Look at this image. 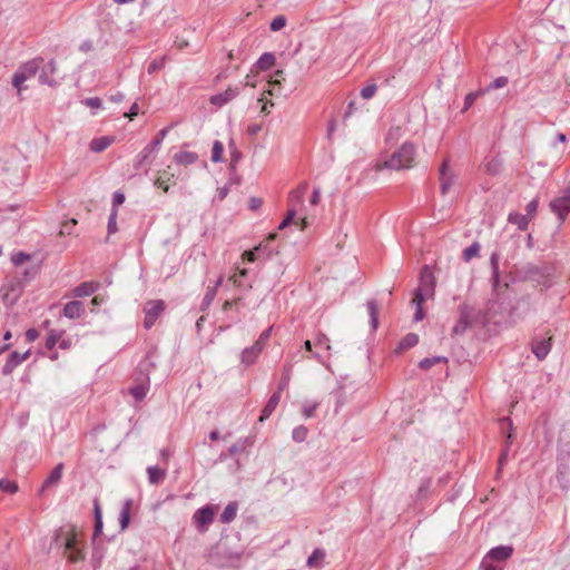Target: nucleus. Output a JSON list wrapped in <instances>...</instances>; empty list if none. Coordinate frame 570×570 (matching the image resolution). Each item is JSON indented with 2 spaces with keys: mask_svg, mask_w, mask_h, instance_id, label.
<instances>
[{
  "mask_svg": "<svg viewBox=\"0 0 570 570\" xmlns=\"http://www.w3.org/2000/svg\"><path fill=\"white\" fill-rule=\"evenodd\" d=\"M435 277L429 265H424L420 273L419 287L415 289L412 305L415 306L414 321L419 322L424 318L423 303L433 298L435 293Z\"/></svg>",
  "mask_w": 570,
  "mask_h": 570,
  "instance_id": "1",
  "label": "nucleus"
},
{
  "mask_svg": "<svg viewBox=\"0 0 570 570\" xmlns=\"http://www.w3.org/2000/svg\"><path fill=\"white\" fill-rule=\"evenodd\" d=\"M306 225V217L298 215L296 208H287V243L291 244L298 253L307 245V237L303 234Z\"/></svg>",
  "mask_w": 570,
  "mask_h": 570,
  "instance_id": "2",
  "label": "nucleus"
},
{
  "mask_svg": "<svg viewBox=\"0 0 570 570\" xmlns=\"http://www.w3.org/2000/svg\"><path fill=\"white\" fill-rule=\"evenodd\" d=\"M415 149L412 144L405 142L397 150H395L389 159L376 165L375 170L383 169H409L414 165Z\"/></svg>",
  "mask_w": 570,
  "mask_h": 570,
  "instance_id": "3",
  "label": "nucleus"
},
{
  "mask_svg": "<svg viewBox=\"0 0 570 570\" xmlns=\"http://www.w3.org/2000/svg\"><path fill=\"white\" fill-rule=\"evenodd\" d=\"M42 62V58H35L22 63L13 73L11 82L12 86L17 89L18 96L21 97L22 91L26 89V87H23V83L37 75Z\"/></svg>",
  "mask_w": 570,
  "mask_h": 570,
  "instance_id": "4",
  "label": "nucleus"
},
{
  "mask_svg": "<svg viewBox=\"0 0 570 570\" xmlns=\"http://www.w3.org/2000/svg\"><path fill=\"white\" fill-rule=\"evenodd\" d=\"M173 125L161 129L157 136L138 154L137 161L134 165L135 170H139L144 166L149 167L159 150L163 140L171 129Z\"/></svg>",
  "mask_w": 570,
  "mask_h": 570,
  "instance_id": "5",
  "label": "nucleus"
},
{
  "mask_svg": "<svg viewBox=\"0 0 570 570\" xmlns=\"http://www.w3.org/2000/svg\"><path fill=\"white\" fill-rule=\"evenodd\" d=\"M277 239L276 233H271L268 237L261 243L258 246H256L253 250H245L242 255L243 261L247 262H254L257 257L262 255H266L269 257L273 253L278 254L279 253V246L274 245L275 240Z\"/></svg>",
  "mask_w": 570,
  "mask_h": 570,
  "instance_id": "6",
  "label": "nucleus"
},
{
  "mask_svg": "<svg viewBox=\"0 0 570 570\" xmlns=\"http://www.w3.org/2000/svg\"><path fill=\"white\" fill-rule=\"evenodd\" d=\"M271 332H272V327L265 330L261 334L259 338L252 346L243 350V352L240 354V360H242L243 364L252 365L256 361L257 356L263 351L265 342L269 337Z\"/></svg>",
  "mask_w": 570,
  "mask_h": 570,
  "instance_id": "7",
  "label": "nucleus"
},
{
  "mask_svg": "<svg viewBox=\"0 0 570 570\" xmlns=\"http://www.w3.org/2000/svg\"><path fill=\"white\" fill-rule=\"evenodd\" d=\"M558 480L562 487L570 481V443L562 445L559 450Z\"/></svg>",
  "mask_w": 570,
  "mask_h": 570,
  "instance_id": "8",
  "label": "nucleus"
},
{
  "mask_svg": "<svg viewBox=\"0 0 570 570\" xmlns=\"http://www.w3.org/2000/svg\"><path fill=\"white\" fill-rule=\"evenodd\" d=\"M165 307H166L165 302L161 299L148 301L146 303V306L144 308V312H145L144 327L146 330H149L154 326L157 318L165 311Z\"/></svg>",
  "mask_w": 570,
  "mask_h": 570,
  "instance_id": "9",
  "label": "nucleus"
},
{
  "mask_svg": "<svg viewBox=\"0 0 570 570\" xmlns=\"http://www.w3.org/2000/svg\"><path fill=\"white\" fill-rule=\"evenodd\" d=\"M151 365H153L151 363L146 362V361L139 363V365H138L139 373L144 374L145 377L141 383L132 386L129 391L136 401H142L147 395L148 383H149V377H148L147 372L149 371V366H151Z\"/></svg>",
  "mask_w": 570,
  "mask_h": 570,
  "instance_id": "10",
  "label": "nucleus"
},
{
  "mask_svg": "<svg viewBox=\"0 0 570 570\" xmlns=\"http://www.w3.org/2000/svg\"><path fill=\"white\" fill-rule=\"evenodd\" d=\"M215 512L216 508L214 505H205L194 513L193 521L198 531L204 532L207 530L208 525L214 520Z\"/></svg>",
  "mask_w": 570,
  "mask_h": 570,
  "instance_id": "11",
  "label": "nucleus"
},
{
  "mask_svg": "<svg viewBox=\"0 0 570 570\" xmlns=\"http://www.w3.org/2000/svg\"><path fill=\"white\" fill-rule=\"evenodd\" d=\"M550 208L558 216L560 223H563L570 212V186L564 190L562 196L551 200Z\"/></svg>",
  "mask_w": 570,
  "mask_h": 570,
  "instance_id": "12",
  "label": "nucleus"
},
{
  "mask_svg": "<svg viewBox=\"0 0 570 570\" xmlns=\"http://www.w3.org/2000/svg\"><path fill=\"white\" fill-rule=\"evenodd\" d=\"M282 92H283L282 81L278 78L271 79L267 82V89H265V91L263 94V98L261 99V101H265L263 107H262V111L263 112H268L267 111V104L268 102H271L272 106L275 105V102H273L272 100H268V97L275 98V99H279V98L283 97Z\"/></svg>",
  "mask_w": 570,
  "mask_h": 570,
  "instance_id": "13",
  "label": "nucleus"
},
{
  "mask_svg": "<svg viewBox=\"0 0 570 570\" xmlns=\"http://www.w3.org/2000/svg\"><path fill=\"white\" fill-rule=\"evenodd\" d=\"M285 386V381L284 379L282 377L279 380V383H278V387H277V391L275 393H273V395L269 397V400L267 401L266 405L264 406V409L262 410V413L258 417V422L263 423L264 421H266L271 415L272 413L275 411V409L277 407V405L279 404V401H281V395H282V391Z\"/></svg>",
  "mask_w": 570,
  "mask_h": 570,
  "instance_id": "14",
  "label": "nucleus"
},
{
  "mask_svg": "<svg viewBox=\"0 0 570 570\" xmlns=\"http://www.w3.org/2000/svg\"><path fill=\"white\" fill-rule=\"evenodd\" d=\"M30 354V350L26 351L24 353H19L17 351L10 353L2 367V374L4 376L10 375L14 371V368H17L22 362L29 358Z\"/></svg>",
  "mask_w": 570,
  "mask_h": 570,
  "instance_id": "15",
  "label": "nucleus"
},
{
  "mask_svg": "<svg viewBox=\"0 0 570 570\" xmlns=\"http://www.w3.org/2000/svg\"><path fill=\"white\" fill-rule=\"evenodd\" d=\"M500 428L504 432L508 430V433L505 435V448L503 449L500 458H499V470L503 466L508 459L509 448L513 440V433H512V422L509 417H502L500 420Z\"/></svg>",
  "mask_w": 570,
  "mask_h": 570,
  "instance_id": "16",
  "label": "nucleus"
},
{
  "mask_svg": "<svg viewBox=\"0 0 570 570\" xmlns=\"http://www.w3.org/2000/svg\"><path fill=\"white\" fill-rule=\"evenodd\" d=\"M441 193L445 195L453 185V175L449 168V160H444L440 168Z\"/></svg>",
  "mask_w": 570,
  "mask_h": 570,
  "instance_id": "17",
  "label": "nucleus"
},
{
  "mask_svg": "<svg viewBox=\"0 0 570 570\" xmlns=\"http://www.w3.org/2000/svg\"><path fill=\"white\" fill-rule=\"evenodd\" d=\"M521 275L525 279L537 281L539 282L541 278L546 276V271L543 267L537 266L534 264L524 265L521 271Z\"/></svg>",
  "mask_w": 570,
  "mask_h": 570,
  "instance_id": "18",
  "label": "nucleus"
},
{
  "mask_svg": "<svg viewBox=\"0 0 570 570\" xmlns=\"http://www.w3.org/2000/svg\"><path fill=\"white\" fill-rule=\"evenodd\" d=\"M83 313L85 306L80 301H71L67 303L62 311L63 316L70 320L79 318Z\"/></svg>",
  "mask_w": 570,
  "mask_h": 570,
  "instance_id": "19",
  "label": "nucleus"
},
{
  "mask_svg": "<svg viewBox=\"0 0 570 570\" xmlns=\"http://www.w3.org/2000/svg\"><path fill=\"white\" fill-rule=\"evenodd\" d=\"M512 553L513 548L511 546H500L491 549L487 554V559L493 561H504L509 559Z\"/></svg>",
  "mask_w": 570,
  "mask_h": 570,
  "instance_id": "20",
  "label": "nucleus"
},
{
  "mask_svg": "<svg viewBox=\"0 0 570 570\" xmlns=\"http://www.w3.org/2000/svg\"><path fill=\"white\" fill-rule=\"evenodd\" d=\"M56 70L57 63L52 59L42 67L41 72L39 75V81L43 85L55 86L56 81L51 78V76L56 72Z\"/></svg>",
  "mask_w": 570,
  "mask_h": 570,
  "instance_id": "21",
  "label": "nucleus"
},
{
  "mask_svg": "<svg viewBox=\"0 0 570 570\" xmlns=\"http://www.w3.org/2000/svg\"><path fill=\"white\" fill-rule=\"evenodd\" d=\"M551 351V338L532 343V352L539 361L544 360Z\"/></svg>",
  "mask_w": 570,
  "mask_h": 570,
  "instance_id": "22",
  "label": "nucleus"
},
{
  "mask_svg": "<svg viewBox=\"0 0 570 570\" xmlns=\"http://www.w3.org/2000/svg\"><path fill=\"white\" fill-rule=\"evenodd\" d=\"M238 95L237 89L228 88L224 92H219L210 97V102L217 107H222L233 100Z\"/></svg>",
  "mask_w": 570,
  "mask_h": 570,
  "instance_id": "23",
  "label": "nucleus"
},
{
  "mask_svg": "<svg viewBox=\"0 0 570 570\" xmlns=\"http://www.w3.org/2000/svg\"><path fill=\"white\" fill-rule=\"evenodd\" d=\"M80 546V541L78 539L77 530L73 525L68 527L67 535L62 542V547L65 549L63 554L69 552L72 549H76Z\"/></svg>",
  "mask_w": 570,
  "mask_h": 570,
  "instance_id": "24",
  "label": "nucleus"
},
{
  "mask_svg": "<svg viewBox=\"0 0 570 570\" xmlns=\"http://www.w3.org/2000/svg\"><path fill=\"white\" fill-rule=\"evenodd\" d=\"M62 470H63L62 463H59L58 465H56L53 468V470L50 472V474L48 475V478L43 481L40 492H43L45 489L57 485L61 480Z\"/></svg>",
  "mask_w": 570,
  "mask_h": 570,
  "instance_id": "25",
  "label": "nucleus"
},
{
  "mask_svg": "<svg viewBox=\"0 0 570 570\" xmlns=\"http://www.w3.org/2000/svg\"><path fill=\"white\" fill-rule=\"evenodd\" d=\"M99 288V283L97 282H85L78 285L73 291L75 297H86L94 294Z\"/></svg>",
  "mask_w": 570,
  "mask_h": 570,
  "instance_id": "26",
  "label": "nucleus"
},
{
  "mask_svg": "<svg viewBox=\"0 0 570 570\" xmlns=\"http://www.w3.org/2000/svg\"><path fill=\"white\" fill-rule=\"evenodd\" d=\"M316 351L314 352L315 358L320 362L324 363L323 352H328L331 350L330 340L325 335H320L315 343Z\"/></svg>",
  "mask_w": 570,
  "mask_h": 570,
  "instance_id": "27",
  "label": "nucleus"
},
{
  "mask_svg": "<svg viewBox=\"0 0 570 570\" xmlns=\"http://www.w3.org/2000/svg\"><path fill=\"white\" fill-rule=\"evenodd\" d=\"M242 304V297H237L236 299H233V301H226L223 305V311L224 312H227L229 309H234L235 308V312H236V315H228V321H229V324L232 323H237L240 321V316H239V306Z\"/></svg>",
  "mask_w": 570,
  "mask_h": 570,
  "instance_id": "28",
  "label": "nucleus"
},
{
  "mask_svg": "<svg viewBox=\"0 0 570 570\" xmlns=\"http://www.w3.org/2000/svg\"><path fill=\"white\" fill-rule=\"evenodd\" d=\"M131 505L132 500L126 499L119 514V524L121 530H125L129 525Z\"/></svg>",
  "mask_w": 570,
  "mask_h": 570,
  "instance_id": "29",
  "label": "nucleus"
},
{
  "mask_svg": "<svg viewBox=\"0 0 570 570\" xmlns=\"http://www.w3.org/2000/svg\"><path fill=\"white\" fill-rule=\"evenodd\" d=\"M112 142L114 138L109 136L95 138L90 142V149L95 153H101L105 149H107Z\"/></svg>",
  "mask_w": 570,
  "mask_h": 570,
  "instance_id": "30",
  "label": "nucleus"
},
{
  "mask_svg": "<svg viewBox=\"0 0 570 570\" xmlns=\"http://www.w3.org/2000/svg\"><path fill=\"white\" fill-rule=\"evenodd\" d=\"M147 474L150 484H159L166 476V470L158 466H148Z\"/></svg>",
  "mask_w": 570,
  "mask_h": 570,
  "instance_id": "31",
  "label": "nucleus"
},
{
  "mask_svg": "<svg viewBox=\"0 0 570 570\" xmlns=\"http://www.w3.org/2000/svg\"><path fill=\"white\" fill-rule=\"evenodd\" d=\"M94 513H95V527H94V535L95 540L102 532V513L99 505L98 500L94 501Z\"/></svg>",
  "mask_w": 570,
  "mask_h": 570,
  "instance_id": "32",
  "label": "nucleus"
},
{
  "mask_svg": "<svg viewBox=\"0 0 570 570\" xmlns=\"http://www.w3.org/2000/svg\"><path fill=\"white\" fill-rule=\"evenodd\" d=\"M174 160L183 166H188L198 160V155L191 151H180L174 156Z\"/></svg>",
  "mask_w": 570,
  "mask_h": 570,
  "instance_id": "33",
  "label": "nucleus"
},
{
  "mask_svg": "<svg viewBox=\"0 0 570 570\" xmlns=\"http://www.w3.org/2000/svg\"><path fill=\"white\" fill-rule=\"evenodd\" d=\"M469 326H470L469 314L465 309H461L460 318H459L458 323L454 325L452 332L455 335H460V334H463Z\"/></svg>",
  "mask_w": 570,
  "mask_h": 570,
  "instance_id": "34",
  "label": "nucleus"
},
{
  "mask_svg": "<svg viewBox=\"0 0 570 570\" xmlns=\"http://www.w3.org/2000/svg\"><path fill=\"white\" fill-rule=\"evenodd\" d=\"M275 63V55L272 52L263 53L256 61L255 67L259 70H268Z\"/></svg>",
  "mask_w": 570,
  "mask_h": 570,
  "instance_id": "35",
  "label": "nucleus"
},
{
  "mask_svg": "<svg viewBox=\"0 0 570 570\" xmlns=\"http://www.w3.org/2000/svg\"><path fill=\"white\" fill-rule=\"evenodd\" d=\"M237 509V502H229L220 514V522L230 523L236 518Z\"/></svg>",
  "mask_w": 570,
  "mask_h": 570,
  "instance_id": "36",
  "label": "nucleus"
},
{
  "mask_svg": "<svg viewBox=\"0 0 570 570\" xmlns=\"http://www.w3.org/2000/svg\"><path fill=\"white\" fill-rule=\"evenodd\" d=\"M508 220L509 223L517 225L520 230L527 229L529 225L528 215H522L519 213H510Z\"/></svg>",
  "mask_w": 570,
  "mask_h": 570,
  "instance_id": "37",
  "label": "nucleus"
},
{
  "mask_svg": "<svg viewBox=\"0 0 570 570\" xmlns=\"http://www.w3.org/2000/svg\"><path fill=\"white\" fill-rule=\"evenodd\" d=\"M366 307L371 318V326L373 330H376L379 325V304L375 299H370L366 303Z\"/></svg>",
  "mask_w": 570,
  "mask_h": 570,
  "instance_id": "38",
  "label": "nucleus"
},
{
  "mask_svg": "<svg viewBox=\"0 0 570 570\" xmlns=\"http://www.w3.org/2000/svg\"><path fill=\"white\" fill-rule=\"evenodd\" d=\"M223 282V278L219 277L215 284V286L213 287H208L206 293H205V296L203 298V303H202V309H206L214 301L215 296H216V293H217V287L222 284Z\"/></svg>",
  "mask_w": 570,
  "mask_h": 570,
  "instance_id": "39",
  "label": "nucleus"
},
{
  "mask_svg": "<svg viewBox=\"0 0 570 570\" xmlns=\"http://www.w3.org/2000/svg\"><path fill=\"white\" fill-rule=\"evenodd\" d=\"M419 343V336L415 333L406 334L400 342L396 352L409 350Z\"/></svg>",
  "mask_w": 570,
  "mask_h": 570,
  "instance_id": "40",
  "label": "nucleus"
},
{
  "mask_svg": "<svg viewBox=\"0 0 570 570\" xmlns=\"http://www.w3.org/2000/svg\"><path fill=\"white\" fill-rule=\"evenodd\" d=\"M65 556L67 557L68 561L71 563H78L86 559V552L80 546L78 548L72 549L69 552L65 553Z\"/></svg>",
  "mask_w": 570,
  "mask_h": 570,
  "instance_id": "41",
  "label": "nucleus"
},
{
  "mask_svg": "<svg viewBox=\"0 0 570 570\" xmlns=\"http://www.w3.org/2000/svg\"><path fill=\"white\" fill-rule=\"evenodd\" d=\"M448 358L444 356H433V357H425L420 363L419 366L421 370H430L432 366L439 363H446Z\"/></svg>",
  "mask_w": 570,
  "mask_h": 570,
  "instance_id": "42",
  "label": "nucleus"
},
{
  "mask_svg": "<svg viewBox=\"0 0 570 570\" xmlns=\"http://www.w3.org/2000/svg\"><path fill=\"white\" fill-rule=\"evenodd\" d=\"M501 249L500 246L499 250L493 252L490 257L491 268H492V277L494 282L497 283L499 281V259L501 257Z\"/></svg>",
  "mask_w": 570,
  "mask_h": 570,
  "instance_id": "43",
  "label": "nucleus"
},
{
  "mask_svg": "<svg viewBox=\"0 0 570 570\" xmlns=\"http://www.w3.org/2000/svg\"><path fill=\"white\" fill-rule=\"evenodd\" d=\"M502 161L499 158H492L484 163V169L490 175H498L501 170Z\"/></svg>",
  "mask_w": 570,
  "mask_h": 570,
  "instance_id": "44",
  "label": "nucleus"
},
{
  "mask_svg": "<svg viewBox=\"0 0 570 570\" xmlns=\"http://www.w3.org/2000/svg\"><path fill=\"white\" fill-rule=\"evenodd\" d=\"M63 331H50L47 340H46V347L48 350H52L57 344H59L60 338L63 336Z\"/></svg>",
  "mask_w": 570,
  "mask_h": 570,
  "instance_id": "45",
  "label": "nucleus"
},
{
  "mask_svg": "<svg viewBox=\"0 0 570 570\" xmlns=\"http://www.w3.org/2000/svg\"><path fill=\"white\" fill-rule=\"evenodd\" d=\"M247 269H238L237 273H235L233 276L229 277V281H232L235 285L239 287H250L249 283H245L243 279L247 277Z\"/></svg>",
  "mask_w": 570,
  "mask_h": 570,
  "instance_id": "46",
  "label": "nucleus"
},
{
  "mask_svg": "<svg viewBox=\"0 0 570 570\" xmlns=\"http://www.w3.org/2000/svg\"><path fill=\"white\" fill-rule=\"evenodd\" d=\"M480 244L474 242L472 245L463 250L462 257L465 262H470L472 258L478 257L480 253Z\"/></svg>",
  "mask_w": 570,
  "mask_h": 570,
  "instance_id": "47",
  "label": "nucleus"
},
{
  "mask_svg": "<svg viewBox=\"0 0 570 570\" xmlns=\"http://www.w3.org/2000/svg\"><path fill=\"white\" fill-rule=\"evenodd\" d=\"M224 145L219 140H215L212 149V161L219 163L223 160Z\"/></svg>",
  "mask_w": 570,
  "mask_h": 570,
  "instance_id": "48",
  "label": "nucleus"
},
{
  "mask_svg": "<svg viewBox=\"0 0 570 570\" xmlns=\"http://www.w3.org/2000/svg\"><path fill=\"white\" fill-rule=\"evenodd\" d=\"M117 215H118V210L116 208H112L110 212L109 218H108V225H107L108 235L115 234L118 230Z\"/></svg>",
  "mask_w": 570,
  "mask_h": 570,
  "instance_id": "49",
  "label": "nucleus"
},
{
  "mask_svg": "<svg viewBox=\"0 0 570 570\" xmlns=\"http://www.w3.org/2000/svg\"><path fill=\"white\" fill-rule=\"evenodd\" d=\"M0 490L7 493H16L18 491V484L14 481L1 479Z\"/></svg>",
  "mask_w": 570,
  "mask_h": 570,
  "instance_id": "50",
  "label": "nucleus"
},
{
  "mask_svg": "<svg viewBox=\"0 0 570 570\" xmlns=\"http://www.w3.org/2000/svg\"><path fill=\"white\" fill-rule=\"evenodd\" d=\"M166 57H160L158 59H154L149 62L147 67V71L149 75L163 69L165 67Z\"/></svg>",
  "mask_w": 570,
  "mask_h": 570,
  "instance_id": "51",
  "label": "nucleus"
},
{
  "mask_svg": "<svg viewBox=\"0 0 570 570\" xmlns=\"http://www.w3.org/2000/svg\"><path fill=\"white\" fill-rule=\"evenodd\" d=\"M247 440H239L228 448V455L234 456L246 449Z\"/></svg>",
  "mask_w": 570,
  "mask_h": 570,
  "instance_id": "52",
  "label": "nucleus"
},
{
  "mask_svg": "<svg viewBox=\"0 0 570 570\" xmlns=\"http://www.w3.org/2000/svg\"><path fill=\"white\" fill-rule=\"evenodd\" d=\"M307 429L303 425L295 428L292 432V438L296 442H303L307 436Z\"/></svg>",
  "mask_w": 570,
  "mask_h": 570,
  "instance_id": "53",
  "label": "nucleus"
},
{
  "mask_svg": "<svg viewBox=\"0 0 570 570\" xmlns=\"http://www.w3.org/2000/svg\"><path fill=\"white\" fill-rule=\"evenodd\" d=\"M317 406H318L317 402H305L302 405V414L305 417H311L314 415V412L317 409Z\"/></svg>",
  "mask_w": 570,
  "mask_h": 570,
  "instance_id": "54",
  "label": "nucleus"
},
{
  "mask_svg": "<svg viewBox=\"0 0 570 570\" xmlns=\"http://www.w3.org/2000/svg\"><path fill=\"white\" fill-rule=\"evenodd\" d=\"M67 532H68V527H60L59 529L56 530L53 537H52V541L55 543H60L62 546V542L67 535Z\"/></svg>",
  "mask_w": 570,
  "mask_h": 570,
  "instance_id": "55",
  "label": "nucleus"
},
{
  "mask_svg": "<svg viewBox=\"0 0 570 570\" xmlns=\"http://www.w3.org/2000/svg\"><path fill=\"white\" fill-rule=\"evenodd\" d=\"M243 158V154L239 150H233L230 153V164H229V171L234 173L236 169L237 164Z\"/></svg>",
  "mask_w": 570,
  "mask_h": 570,
  "instance_id": "56",
  "label": "nucleus"
},
{
  "mask_svg": "<svg viewBox=\"0 0 570 570\" xmlns=\"http://www.w3.org/2000/svg\"><path fill=\"white\" fill-rule=\"evenodd\" d=\"M377 90V86L375 83L367 85L361 90V97L363 99H370L372 98Z\"/></svg>",
  "mask_w": 570,
  "mask_h": 570,
  "instance_id": "57",
  "label": "nucleus"
},
{
  "mask_svg": "<svg viewBox=\"0 0 570 570\" xmlns=\"http://www.w3.org/2000/svg\"><path fill=\"white\" fill-rule=\"evenodd\" d=\"M285 27V16H277L271 23V29L273 31H278Z\"/></svg>",
  "mask_w": 570,
  "mask_h": 570,
  "instance_id": "58",
  "label": "nucleus"
},
{
  "mask_svg": "<svg viewBox=\"0 0 570 570\" xmlns=\"http://www.w3.org/2000/svg\"><path fill=\"white\" fill-rule=\"evenodd\" d=\"M478 96H479V92H470L465 96L462 112H465L474 104Z\"/></svg>",
  "mask_w": 570,
  "mask_h": 570,
  "instance_id": "59",
  "label": "nucleus"
},
{
  "mask_svg": "<svg viewBox=\"0 0 570 570\" xmlns=\"http://www.w3.org/2000/svg\"><path fill=\"white\" fill-rule=\"evenodd\" d=\"M30 258V256L23 252H19L17 254H14L11 258L13 265L16 266H19L21 264H23L26 261H28Z\"/></svg>",
  "mask_w": 570,
  "mask_h": 570,
  "instance_id": "60",
  "label": "nucleus"
},
{
  "mask_svg": "<svg viewBox=\"0 0 570 570\" xmlns=\"http://www.w3.org/2000/svg\"><path fill=\"white\" fill-rule=\"evenodd\" d=\"M324 558V552L320 549H316L308 558H307V566L313 567L315 562L320 559Z\"/></svg>",
  "mask_w": 570,
  "mask_h": 570,
  "instance_id": "61",
  "label": "nucleus"
},
{
  "mask_svg": "<svg viewBox=\"0 0 570 570\" xmlns=\"http://www.w3.org/2000/svg\"><path fill=\"white\" fill-rule=\"evenodd\" d=\"M83 104L89 108H100L102 106V101L98 97L86 98Z\"/></svg>",
  "mask_w": 570,
  "mask_h": 570,
  "instance_id": "62",
  "label": "nucleus"
},
{
  "mask_svg": "<svg viewBox=\"0 0 570 570\" xmlns=\"http://www.w3.org/2000/svg\"><path fill=\"white\" fill-rule=\"evenodd\" d=\"M263 200L259 197H250L248 200V208L250 210H257L262 207Z\"/></svg>",
  "mask_w": 570,
  "mask_h": 570,
  "instance_id": "63",
  "label": "nucleus"
},
{
  "mask_svg": "<svg viewBox=\"0 0 570 570\" xmlns=\"http://www.w3.org/2000/svg\"><path fill=\"white\" fill-rule=\"evenodd\" d=\"M124 202H125V195L120 191H116L112 196V208L117 209V207L119 205L124 204Z\"/></svg>",
  "mask_w": 570,
  "mask_h": 570,
  "instance_id": "64",
  "label": "nucleus"
}]
</instances>
